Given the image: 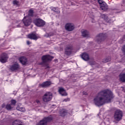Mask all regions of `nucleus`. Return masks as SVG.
<instances>
[{"label":"nucleus","mask_w":125,"mask_h":125,"mask_svg":"<svg viewBox=\"0 0 125 125\" xmlns=\"http://www.w3.org/2000/svg\"><path fill=\"white\" fill-rule=\"evenodd\" d=\"M115 97L114 94L109 89L104 90L99 92L97 96L95 97L93 100V103L99 107L105 104L109 103L113 98Z\"/></svg>","instance_id":"f257e3e1"},{"label":"nucleus","mask_w":125,"mask_h":125,"mask_svg":"<svg viewBox=\"0 0 125 125\" xmlns=\"http://www.w3.org/2000/svg\"><path fill=\"white\" fill-rule=\"evenodd\" d=\"M122 118H123V112L120 109L116 110L114 116V122L119 123L122 120Z\"/></svg>","instance_id":"f03ea898"},{"label":"nucleus","mask_w":125,"mask_h":125,"mask_svg":"<svg viewBox=\"0 0 125 125\" xmlns=\"http://www.w3.org/2000/svg\"><path fill=\"white\" fill-rule=\"evenodd\" d=\"M52 99V93L50 92H47L42 97V101L43 102H49Z\"/></svg>","instance_id":"7ed1b4c3"},{"label":"nucleus","mask_w":125,"mask_h":125,"mask_svg":"<svg viewBox=\"0 0 125 125\" xmlns=\"http://www.w3.org/2000/svg\"><path fill=\"white\" fill-rule=\"evenodd\" d=\"M52 116H51L48 117H45L40 121L36 125H47L49 122L52 121Z\"/></svg>","instance_id":"20e7f679"},{"label":"nucleus","mask_w":125,"mask_h":125,"mask_svg":"<svg viewBox=\"0 0 125 125\" xmlns=\"http://www.w3.org/2000/svg\"><path fill=\"white\" fill-rule=\"evenodd\" d=\"M34 23L37 27H42L45 25V21L42 19H38L34 21Z\"/></svg>","instance_id":"39448f33"},{"label":"nucleus","mask_w":125,"mask_h":125,"mask_svg":"<svg viewBox=\"0 0 125 125\" xmlns=\"http://www.w3.org/2000/svg\"><path fill=\"white\" fill-rule=\"evenodd\" d=\"M65 30L68 32L74 31L75 29V24L73 23L69 22L67 23L65 26Z\"/></svg>","instance_id":"423d86ee"},{"label":"nucleus","mask_w":125,"mask_h":125,"mask_svg":"<svg viewBox=\"0 0 125 125\" xmlns=\"http://www.w3.org/2000/svg\"><path fill=\"white\" fill-rule=\"evenodd\" d=\"M22 21L25 26H29V25H31V23H32L31 17H29V16L24 17Z\"/></svg>","instance_id":"0eeeda50"},{"label":"nucleus","mask_w":125,"mask_h":125,"mask_svg":"<svg viewBox=\"0 0 125 125\" xmlns=\"http://www.w3.org/2000/svg\"><path fill=\"white\" fill-rule=\"evenodd\" d=\"M10 69L11 71H18V70L20 69V65L18 62H14L10 65Z\"/></svg>","instance_id":"6e6552de"},{"label":"nucleus","mask_w":125,"mask_h":125,"mask_svg":"<svg viewBox=\"0 0 125 125\" xmlns=\"http://www.w3.org/2000/svg\"><path fill=\"white\" fill-rule=\"evenodd\" d=\"M40 35L36 33H31L28 35V38L30 39V40H37L38 39H40Z\"/></svg>","instance_id":"1a4fd4ad"},{"label":"nucleus","mask_w":125,"mask_h":125,"mask_svg":"<svg viewBox=\"0 0 125 125\" xmlns=\"http://www.w3.org/2000/svg\"><path fill=\"white\" fill-rule=\"evenodd\" d=\"M7 59H8L7 54H2L0 57V62L1 63H6V62H7Z\"/></svg>","instance_id":"9d476101"},{"label":"nucleus","mask_w":125,"mask_h":125,"mask_svg":"<svg viewBox=\"0 0 125 125\" xmlns=\"http://www.w3.org/2000/svg\"><path fill=\"white\" fill-rule=\"evenodd\" d=\"M42 61H43L44 63H45V62H47V61H51V60H52V59H53V57L50 55H45L42 57Z\"/></svg>","instance_id":"9b49d317"},{"label":"nucleus","mask_w":125,"mask_h":125,"mask_svg":"<svg viewBox=\"0 0 125 125\" xmlns=\"http://www.w3.org/2000/svg\"><path fill=\"white\" fill-rule=\"evenodd\" d=\"M105 38H106V34H104L103 33L100 34L97 37V40H98V42H102V41H104V40H105Z\"/></svg>","instance_id":"f8f14e48"},{"label":"nucleus","mask_w":125,"mask_h":125,"mask_svg":"<svg viewBox=\"0 0 125 125\" xmlns=\"http://www.w3.org/2000/svg\"><path fill=\"white\" fill-rule=\"evenodd\" d=\"M59 92L62 96H67V95H68V94H67L65 89L62 87L59 89Z\"/></svg>","instance_id":"ddd939ff"},{"label":"nucleus","mask_w":125,"mask_h":125,"mask_svg":"<svg viewBox=\"0 0 125 125\" xmlns=\"http://www.w3.org/2000/svg\"><path fill=\"white\" fill-rule=\"evenodd\" d=\"M59 92L62 96H67V95H68V94H67L65 89L62 87L59 89Z\"/></svg>","instance_id":"4468645a"},{"label":"nucleus","mask_w":125,"mask_h":125,"mask_svg":"<svg viewBox=\"0 0 125 125\" xmlns=\"http://www.w3.org/2000/svg\"><path fill=\"white\" fill-rule=\"evenodd\" d=\"M51 84V82L50 81H46L43 82L42 84H40L41 87H48Z\"/></svg>","instance_id":"2eb2a0df"},{"label":"nucleus","mask_w":125,"mask_h":125,"mask_svg":"<svg viewBox=\"0 0 125 125\" xmlns=\"http://www.w3.org/2000/svg\"><path fill=\"white\" fill-rule=\"evenodd\" d=\"M65 53L66 55H70L72 53V46H67L65 48Z\"/></svg>","instance_id":"dca6fc26"},{"label":"nucleus","mask_w":125,"mask_h":125,"mask_svg":"<svg viewBox=\"0 0 125 125\" xmlns=\"http://www.w3.org/2000/svg\"><path fill=\"white\" fill-rule=\"evenodd\" d=\"M81 57L83 60H84V61L89 60V56H88V54H86V53H83L82 54Z\"/></svg>","instance_id":"f3484780"},{"label":"nucleus","mask_w":125,"mask_h":125,"mask_svg":"<svg viewBox=\"0 0 125 125\" xmlns=\"http://www.w3.org/2000/svg\"><path fill=\"white\" fill-rule=\"evenodd\" d=\"M82 35L84 38H89V32L86 30H82Z\"/></svg>","instance_id":"a211bd4d"},{"label":"nucleus","mask_w":125,"mask_h":125,"mask_svg":"<svg viewBox=\"0 0 125 125\" xmlns=\"http://www.w3.org/2000/svg\"><path fill=\"white\" fill-rule=\"evenodd\" d=\"M119 78L121 82H125V69L123 71V72L121 73L119 75Z\"/></svg>","instance_id":"6ab92c4d"},{"label":"nucleus","mask_w":125,"mask_h":125,"mask_svg":"<svg viewBox=\"0 0 125 125\" xmlns=\"http://www.w3.org/2000/svg\"><path fill=\"white\" fill-rule=\"evenodd\" d=\"M100 7L102 10L105 11L108 9V6L107 5V4L105 2H104L102 3V4L100 5Z\"/></svg>","instance_id":"aec40b11"},{"label":"nucleus","mask_w":125,"mask_h":125,"mask_svg":"<svg viewBox=\"0 0 125 125\" xmlns=\"http://www.w3.org/2000/svg\"><path fill=\"white\" fill-rule=\"evenodd\" d=\"M19 61L22 64L25 65L27 63V58L24 57H21L19 59Z\"/></svg>","instance_id":"412c9836"},{"label":"nucleus","mask_w":125,"mask_h":125,"mask_svg":"<svg viewBox=\"0 0 125 125\" xmlns=\"http://www.w3.org/2000/svg\"><path fill=\"white\" fill-rule=\"evenodd\" d=\"M12 125H23V123L19 120H17L13 122Z\"/></svg>","instance_id":"4be33fe9"},{"label":"nucleus","mask_w":125,"mask_h":125,"mask_svg":"<svg viewBox=\"0 0 125 125\" xmlns=\"http://www.w3.org/2000/svg\"><path fill=\"white\" fill-rule=\"evenodd\" d=\"M61 116L62 117H64V116H66L68 114L67 112V110L65 109H62L60 112Z\"/></svg>","instance_id":"5701e85b"},{"label":"nucleus","mask_w":125,"mask_h":125,"mask_svg":"<svg viewBox=\"0 0 125 125\" xmlns=\"http://www.w3.org/2000/svg\"><path fill=\"white\" fill-rule=\"evenodd\" d=\"M17 110L18 111H20V112H25L26 111V109H25V107L20 106L19 105L17 106Z\"/></svg>","instance_id":"b1692460"},{"label":"nucleus","mask_w":125,"mask_h":125,"mask_svg":"<svg viewBox=\"0 0 125 125\" xmlns=\"http://www.w3.org/2000/svg\"><path fill=\"white\" fill-rule=\"evenodd\" d=\"M101 17L105 21H107L108 20V17L105 14L102 15Z\"/></svg>","instance_id":"393cba45"},{"label":"nucleus","mask_w":125,"mask_h":125,"mask_svg":"<svg viewBox=\"0 0 125 125\" xmlns=\"http://www.w3.org/2000/svg\"><path fill=\"white\" fill-rule=\"evenodd\" d=\"M13 108L12 105L10 104H7L6 106V109H7V110H11Z\"/></svg>","instance_id":"a878e982"},{"label":"nucleus","mask_w":125,"mask_h":125,"mask_svg":"<svg viewBox=\"0 0 125 125\" xmlns=\"http://www.w3.org/2000/svg\"><path fill=\"white\" fill-rule=\"evenodd\" d=\"M52 10H53V11H54V12H56L57 13H60V11H59L58 8H56L55 7L52 8Z\"/></svg>","instance_id":"bb28decb"},{"label":"nucleus","mask_w":125,"mask_h":125,"mask_svg":"<svg viewBox=\"0 0 125 125\" xmlns=\"http://www.w3.org/2000/svg\"><path fill=\"white\" fill-rule=\"evenodd\" d=\"M33 14H34V11L32 9H30L29 11L28 16L30 17V16H33Z\"/></svg>","instance_id":"cd10ccee"},{"label":"nucleus","mask_w":125,"mask_h":125,"mask_svg":"<svg viewBox=\"0 0 125 125\" xmlns=\"http://www.w3.org/2000/svg\"><path fill=\"white\" fill-rule=\"evenodd\" d=\"M13 4L14 5H16L17 6H19V1L17 0H14L13 1Z\"/></svg>","instance_id":"c85d7f7f"},{"label":"nucleus","mask_w":125,"mask_h":125,"mask_svg":"<svg viewBox=\"0 0 125 125\" xmlns=\"http://www.w3.org/2000/svg\"><path fill=\"white\" fill-rule=\"evenodd\" d=\"M11 104L12 106V105L13 106L15 105V104H16V100H12L11 101Z\"/></svg>","instance_id":"c756f323"},{"label":"nucleus","mask_w":125,"mask_h":125,"mask_svg":"<svg viewBox=\"0 0 125 125\" xmlns=\"http://www.w3.org/2000/svg\"><path fill=\"white\" fill-rule=\"evenodd\" d=\"M14 27L15 28H20V27H21V25H20V24H17V23H15L14 24Z\"/></svg>","instance_id":"7c9ffc66"},{"label":"nucleus","mask_w":125,"mask_h":125,"mask_svg":"<svg viewBox=\"0 0 125 125\" xmlns=\"http://www.w3.org/2000/svg\"><path fill=\"white\" fill-rule=\"evenodd\" d=\"M51 36H53V34H50L46 33L45 35V37H46V38H48V37H51Z\"/></svg>","instance_id":"2f4dec72"},{"label":"nucleus","mask_w":125,"mask_h":125,"mask_svg":"<svg viewBox=\"0 0 125 125\" xmlns=\"http://www.w3.org/2000/svg\"><path fill=\"white\" fill-rule=\"evenodd\" d=\"M125 0H124L122 1V8H124V7H125Z\"/></svg>","instance_id":"473e14b6"},{"label":"nucleus","mask_w":125,"mask_h":125,"mask_svg":"<svg viewBox=\"0 0 125 125\" xmlns=\"http://www.w3.org/2000/svg\"><path fill=\"white\" fill-rule=\"evenodd\" d=\"M98 1L99 3V4H100V5H101L102 3H103V0H98Z\"/></svg>","instance_id":"72a5a7b5"},{"label":"nucleus","mask_w":125,"mask_h":125,"mask_svg":"<svg viewBox=\"0 0 125 125\" xmlns=\"http://www.w3.org/2000/svg\"><path fill=\"white\" fill-rule=\"evenodd\" d=\"M34 103L36 104L37 105V104H40V101L37 100Z\"/></svg>","instance_id":"f704fd0d"},{"label":"nucleus","mask_w":125,"mask_h":125,"mask_svg":"<svg viewBox=\"0 0 125 125\" xmlns=\"http://www.w3.org/2000/svg\"><path fill=\"white\" fill-rule=\"evenodd\" d=\"M110 60H111V59H105V61H104V62H109V61H110Z\"/></svg>","instance_id":"c9c22d12"},{"label":"nucleus","mask_w":125,"mask_h":125,"mask_svg":"<svg viewBox=\"0 0 125 125\" xmlns=\"http://www.w3.org/2000/svg\"><path fill=\"white\" fill-rule=\"evenodd\" d=\"M67 101H70V99L67 98L63 100V102H67Z\"/></svg>","instance_id":"e433bc0d"},{"label":"nucleus","mask_w":125,"mask_h":125,"mask_svg":"<svg viewBox=\"0 0 125 125\" xmlns=\"http://www.w3.org/2000/svg\"><path fill=\"white\" fill-rule=\"evenodd\" d=\"M83 95H87V92H86L85 91H83Z\"/></svg>","instance_id":"4c0bfd02"},{"label":"nucleus","mask_w":125,"mask_h":125,"mask_svg":"<svg viewBox=\"0 0 125 125\" xmlns=\"http://www.w3.org/2000/svg\"><path fill=\"white\" fill-rule=\"evenodd\" d=\"M27 44L29 45V44H31V42H30V41H27Z\"/></svg>","instance_id":"58836bf2"},{"label":"nucleus","mask_w":125,"mask_h":125,"mask_svg":"<svg viewBox=\"0 0 125 125\" xmlns=\"http://www.w3.org/2000/svg\"><path fill=\"white\" fill-rule=\"evenodd\" d=\"M2 108H4V107H5V104H3L2 105Z\"/></svg>","instance_id":"ea45409f"},{"label":"nucleus","mask_w":125,"mask_h":125,"mask_svg":"<svg viewBox=\"0 0 125 125\" xmlns=\"http://www.w3.org/2000/svg\"><path fill=\"white\" fill-rule=\"evenodd\" d=\"M123 90L124 92H125V88H123Z\"/></svg>","instance_id":"a19ab883"},{"label":"nucleus","mask_w":125,"mask_h":125,"mask_svg":"<svg viewBox=\"0 0 125 125\" xmlns=\"http://www.w3.org/2000/svg\"><path fill=\"white\" fill-rule=\"evenodd\" d=\"M125 11V9H124V10H123V11Z\"/></svg>","instance_id":"79ce46f5"}]
</instances>
